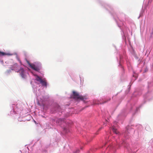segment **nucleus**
Listing matches in <instances>:
<instances>
[{"label": "nucleus", "instance_id": "1a4fd4ad", "mask_svg": "<svg viewBox=\"0 0 153 153\" xmlns=\"http://www.w3.org/2000/svg\"><path fill=\"white\" fill-rule=\"evenodd\" d=\"M79 151V150H77L76 151V152H78Z\"/></svg>", "mask_w": 153, "mask_h": 153}, {"label": "nucleus", "instance_id": "9d476101", "mask_svg": "<svg viewBox=\"0 0 153 153\" xmlns=\"http://www.w3.org/2000/svg\"><path fill=\"white\" fill-rule=\"evenodd\" d=\"M106 102L105 101V102H104L103 103H105Z\"/></svg>", "mask_w": 153, "mask_h": 153}, {"label": "nucleus", "instance_id": "f257e3e1", "mask_svg": "<svg viewBox=\"0 0 153 153\" xmlns=\"http://www.w3.org/2000/svg\"><path fill=\"white\" fill-rule=\"evenodd\" d=\"M36 80L38 82H39L42 84L43 86L47 87V81L45 78L42 79L39 76L37 75H36Z\"/></svg>", "mask_w": 153, "mask_h": 153}, {"label": "nucleus", "instance_id": "6e6552de", "mask_svg": "<svg viewBox=\"0 0 153 153\" xmlns=\"http://www.w3.org/2000/svg\"><path fill=\"white\" fill-rule=\"evenodd\" d=\"M56 107L57 108V110L58 111H60V106H59L58 105H56Z\"/></svg>", "mask_w": 153, "mask_h": 153}, {"label": "nucleus", "instance_id": "423d86ee", "mask_svg": "<svg viewBox=\"0 0 153 153\" xmlns=\"http://www.w3.org/2000/svg\"><path fill=\"white\" fill-rule=\"evenodd\" d=\"M6 55V54L5 53L0 51V56H4Z\"/></svg>", "mask_w": 153, "mask_h": 153}, {"label": "nucleus", "instance_id": "20e7f679", "mask_svg": "<svg viewBox=\"0 0 153 153\" xmlns=\"http://www.w3.org/2000/svg\"><path fill=\"white\" fill-rule=\"evenodd\" d=\"M20 73L21 76L23 78H25V76L24 74V69L22 68H21L19 70L18 72Z\"/></svg>", "mask_w": 153, "mask_h": 153}, {"label": "nucleus", "instance_id": "f03ea898", "mask_svg": "<svg viewBox=\"0 0 153 153\" xmlns=\"http://www.w3.org/2000/svg\"><path fill=\"white\" fill-rule=\"evenodd\" d=\"M73 98L76 99L77 100H82L84 99L83 97L82 96L79 95L78 93L75 91H73Z\"/></svg>", "mask_w": 153, "mask_h": 153}, {"label": "nucleus", "instance_id": "39448f33", "mask_svg": "<svg viewBox=\"0 0 153 153\" xmlns=\"http://www.w3.org/2000/svg\"><path fill=\"white\" fill-rule=\"evenodd\" d=\"M112 130L113 132L116 134H117L119 132L115 128H112Z\"/></svg>", "mask_w": 153, "mask_h": 153}, {"label": "nucleus", "instance_id": "0eeeda50", "mask_svg": "<svg viewBox=\"0 0 153 153\" xmlns=\"http://www.w3.org/2000/svg\"><path fill=\"white\" fill-rule=\"evenodd\" d=\"M64 131L66 132L67 133L68 131V129H67L66 128H64Z\"/></svg>", "mask_w": 153, "mask_h": 153}, {"label": "nucleus", "instance_id": "7ed1b4c3", "mask_svg": "<svg viewBox=\"0 0 153 153\" xmlns=\"http://www.w3.org/2000/svg\"><path fill=\"white\" fill-rule=\"evenodd\" d=\"M27 62L30 67L33 69L37 71H38L40 70V68L39 66H36L34 64L30 63L29 61L27 60Z\"/></svg>", "mask_w": 153, "mask_h": 153}]
</instances>
